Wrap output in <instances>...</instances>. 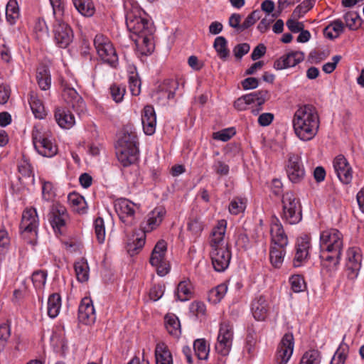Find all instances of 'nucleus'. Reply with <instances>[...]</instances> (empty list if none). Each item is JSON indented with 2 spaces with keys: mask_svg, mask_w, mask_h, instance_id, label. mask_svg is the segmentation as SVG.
Masks as SVG:
<instances>
[{
  "mask_svg": "<svg viewBox=\"0 0 364 364\" xmlns=\"http://www.w3.org/2000/svg\"><path fill=\"white\" fill-rule=\"evenodd\" d=\"M319 259L321 272L333 277L339 269L343 250V234L337 229L331 228L320 233Z\"/></svg>",
  "mask_w": 364,
  "mask_h": 364,
  "instance_id": "1",
  "label": "nucleus"
},
{
  "mask_svg": "<svg viewBox=\"0 0 364 364\" xmlns=\"http://www.w3.org/2000/svg\"><path fill=\"white\" fill-rule=\"evenodd\" d=\"M125 21L128 30L137 36L134 39L137 51L142 55H150L154 50L153 23L137 9L127 11Z\"/></svg>",
  "mask_w": 364,
  "mask_h": 364,
  "instance_id": "2",
  "label": "nucleus"
},
{
  "mask_svg": "<svg viewBox=\"0 0 364 364\" xmlns=\"http://www.w3.org/2000/svg\"><path fill=\"white\" fill-rule=\"evenodd\" d=\"M293 128L296 136L301 141L313 139L319 128V117L316 109L311 105L299 107L294 113Z\"/></svg>",
  "mask_w": 364,
  "mask_h": 364,
  "instance_id": "3",
  "label": "nucleus"
},
{
  "mask_svg": "<svg viewBox=\"0 0 364 364\" xmlns=\"http://www.w3.org/2000/svg\"><path fill=\"white\" fill-rule=\"evenodd\" d=\"M282 219L289 225L299 223L302 219V207L300 200L292 191H287L282 198Z\"/></svg>",
  "mask_w": 364,
  "mask_h": 364,
  "instance_id": "4",
  "label": "nucleus"
},
{
  "mask_svg": "<svg viewBox=\"0 0 364 364\" xmlns=\"http://www.w3.org/2000/svg\"><path fill=\"white\" fill-rule=\"evenodd\" d=\"M32 141L36 151L45 157H53L58 153V147L53 142L51 132L43 127H34Z\"/></svg>",
  "mask_w": 364,
  "mask_h": 364,
  "instance_id": "5",
  "label": "nucleus"
},
{
  "mask_svg": "<svg viewBox=\"0 0 364 364\" xmlns=\"http://www.w3.org/2000/svg\"><path fill=\"white\" fill-rule=\"evenodd\" d=\"M94 46L100 60L111 66L117 68L119 63L118 55L110 40L102 35L97 34L94 38Z\"/></svg>",
  "mask_w": 364,
  "mask_h": 364,
  "instance_id": "6",
  "label": "nucleus"
},
{
  "mask_svg": "<svg viewBox=\"0 0 364 364\" xmlns=\"http://www.w3.org/2000/svg\"><path fill=\"white\" fill-rule=\"evenodd\" d=\"M233 327L228 321L220 323L215 343L216 352L222 356L228 355L231 350L233 341Z\"/></svg>",
  "mask_w": 364,
  "mask_h": 364,
  "instance_id": "7",
  "label": "nucleus"
},
{
  "mask_svg": "<svg viewBox=\"0 0 364 364\" xmlns=\"http://www.w3.org/2000/svg\"><path fill=\"white\" fill-rule=\"evenodd\" d=\"M167 250L166 242L161 240H159L152 250L150 263L156 269L157 274L164 277L170 271V266L165 258Z\"/></svg>",
  "mask_w": 364,
  "mask_h": 364,
  "instance_id": "8",
  "label": "nucleus"
},
{
  "mask_svg": "<svg viewBox=\"0 0 364 364\" xmlns=\"http://www.w3.org/2000/svg\"><path fill=\"white\" fill-rule=\"evenodd\" d=\"M363 253L358 247H353L348 249L346 252V269L347 277L350 280L355 279L361 269Z\"/></svg>",
  "mask_w": 364,
  "mask_h": 364,
  "instance_id": "9",
  "label": "nucleus"
},
{
  "mask_svg": "<svg viewBox=\"0 0 364 364\" xmlns=\"http://www.w3.org/2000/svg\"><path fill=\"white\" fill-rule=\"evenodd\" d=\"M286 172L289 181L294 183H299L305 177L306 171L301 156L290 154L286 165Z\"/></svg>",
  "mask_w": 364,
  "mask_h": 364,
  "instance_id": "10",
  "label": "nucleus"
},
{
  "mask_svg": "<svg viewBox=\"0 0 364 364\" xmlns=\"http://www.w3.org/2000/svg\"><path fill=\"white\" fill-rule=\"evenodd\" d=\"M294 348V338L292 333H285L279 343L276 353L277 364H287L291 358Z\"/></svg>",
  "mask_w": 364,
  "mask_h": 364,
  "instance_id": "11",
  "label": "nucleus"
},
{
  "mask_svg": "<svg viewBox=\"0 0 364 364\" xmlns=\"http://www.w3.org/2000/svg\"><path fill=\"white\" fill-rule=\"evenodd\" d=\"M136 205L132 201L119 198L114 202V209L119 219L127 225H132L134 221Z\"/></svg>",
  "mask_w": 364,
  "mask_h": 364,
  "instance_id": "12",
  "label": "nucleus"
},
{
  "mask_svg": "<svg viewBox=\"0 0 364 364\" xmlns=\"http://www.w3.org/2000/svg\"><path fill=\"white\" fill-rule=\"evenodd\" d=\"M62 96L65 102L73 107L78 114L85 110V103L77 92L67 82H62Z\"/></svg>",
  "mask_w": 364,
  "mask_h": 364,
  "instance_id": "13",
  "label": "nucleus"
},
{
  "mask_svg": "<svg viewBox=\"0 0 364 364\" xmlns=\"http://www.w3.org/2000/svg\"><path fill=\"white\" fill-rule=\"evenodd\" d=\"M310 238L307 235L299 237L295 245V255L293 259V265L299 267L307 262L309 258V250L311 249Z\"/></svg>",
  "mask_w": 364,
  "mask_h": 364,
  "instance_id": "14",
  "label": "nucleus"
},
{
  "mask_svg": "<svg viewBox=\"0 0 364 364\" xmlns=\"http://www.w3.org/2000/svg\"><path fill=\"white\" fill-rule=\"evenodd\" d=\"M53 33L55 42L60 48H65L73 41V30L65 22L58 21L54 25Z\"/></svg>",
  "mask_w": 364,
  "mask_h": 364,
  "instance_id": "15",
  "label": "nucleus"
},
{
  "mask_svg": "<svg viewBox=\"0 0 364 364\" xmlns=\"http://www.w3.org/2000/svg\"><path fill=\"white\" fill-rule=\"evenodd\" d=\"M68 218L66 208L60 203L54 204L49 213V222L55 233H62Z\"/></svg>",
  "mask_w": 364,
  "mask_h": 364,
  "instance_id": "16",
  "label": "nucleus"
},
{
  "mask_svg": "<svg viewBox=\"0 0 364 364\" xmlns=\"http://www.w3.org/2000/svg\"><path fill=\"white\" fill-rule=\"evenodd\" d=\"M333 166L337 177L343 184H349L353 179V169L347 159L343 155L337 156L333 161Z\"/></svg>",
  "mask_w": 364,
  "mask_h": 364,
  "instance_id": "17",
  "label": "nucleus"
},
{
  "mask_svg": "<svg viewBox=\"0 0 364 364\" xmlns=\"http://www.w3.org/2000/svg\"><path fill=\"white\" fill-rule=\"evenodd\" d=\"M210 257L214 269L221 272L228 267L231 259V252L228 247L211 250Z\"/></svg>",
  "mask_w": 364,
  "mask_h": 364,
  "instance_id": "18",
  "label": "nucleus"
},
{
  "mask_svg": "<svg viewBox=\"0 0 364 364\" xmlns=\"http://www.w3.org/2000/svg\"><path fill=\"white\" fill-rule=\"evenodd\" d=\"M38 226V219L35 208L26 209L23 212L20 223V229L24 232L36 235Z\"/></svg>",
  "mask_w": 364,
  "mask_h": 364,
  "instance_id": "19",
  "label": "nucleus"
},
{
  "mask_svg": "<svg viewBox=\"0 0 364 364\" xmlns=\"http://www.w3.org/2000/svg\"><path fill=\"white\" fill-rule=\"evenodd\" d=\"M78 320L85 325H90L96 320L95 310L90 299H82L78 308Z\"/></svg>",
  "mask_w": 364,
  "mask_h": 364,
  "instance_id": "20",
  "label": "nucleus"
},
{
  "mask_svg": "<svg viewBox=\"0 0 364 364\" xmlns=\"http://www.w3.org/2000/svg\"><path fill=\"white\" fill-rule=\"evenodd\" d=\"M304 59V53L301 51H291L281 56L274 63V68L282 70L294 67Z\"/></svg>",
  "mask_w": 364,
  "mask_h": 364,
  "instance_id": "21",
  "label": "nucleus"
},
{
  "mask_svg": "<svg viewBox=\"0 0 364 364\" xmlns=\"http://www.w3.org/2000/svg\"><path fill=\"white\" fill-rule=\"evenodd\" d=\"M271 241L272 245L287 246L288 237L283 226L277 218L272 220L270 225Z\"/></svg>",
  "mask_w": 364,
  "mask_h": 364,
  "instance_id": "22",
  "label": "nucleus"
},
{
  "mask_svg": "<svg viewBox=\"0 0 364 364\" xmlns=\"http://www.w3.org/2000/svg\"><path fill=\"white\" fill-rule=\"evenodd\" d=\"M141 124L144 132L146 135H152L155 133L156 117L152 106L146 105L144 107L141 114Z\"/></svg>",
  "mask_w": 364,
  "mask_h": 364,
  "instance_id": "23",
  "label": "nucleus"
},
{
  "mask_svg": "<svg viewBox=\"0 0 364 364\" xmlns=\"http://www.w3.org/2000/svg\"><path fill=\"white\" fill-rule=\"evenodd\" d=\"M166 210L161 207H158L150 212L146 220L141 225V230L144 232H149L158 227L162 222Z\"/></svg>",
  "mask_w": 364,
  "mask_h": 364,
  "instance_id": "24",
  "label": "nucleus"
},
{
  "mask_svg": "<svg viewBox=\"0 0 364 364\" xmlns=\"http://www.w3.org/2000/svg\"><path fill=\"white\" fill-rule=\"evenodd\" d=\"M227 222L225 220H219L217 225L213 229L210 245L211 250L228 247L224 245V237L226 232Z\"/></svg>",
  "mask_w": 364,
  "mask_h": 364,
  "instance_id": "25",
  "label": "nucleus"
},
{
  "mask_svg": "<svg viewBox=\"0 0 364 364\" xmlns=\"http://www.w3.org/2000/svg\"><path fill=\"white\" fill-rule=\"evenodd\" d=\"M252 313L254 318L257 321H264L269 311V304L266 298L260 295L252 303Z\"/></svg>",
  "mask_w": 364,
  "mask_h": 364,
  "instance_id": "26",
  "label": "nucleus"
},
{
  "mask_svg": "<svg viewBox=\"0 0 364 364\" xmlns=\"http://www.w3.org/2000/svg\"><path fill=\"white\" fill-rule=\"evenodd\" d=\"M55 119L60 127L69 129L75 123L74 115L65 107H57L54 113Z\"/></svg>",
  "mask_w": 364,
  "mask_h": 364,
  "instance_id": "27",
  "label": "nucleus"
},
{
  "mask_svg": "<svg viewBox=\"0 0 364 364\" xmlns=\"http://www.w3.org/2000/svg\"><path fill=\"white\" fill-rule=\"evenodd\" d=\"M245 95V97H250V98L247 97V101L250 105H255L257 106V108H252V112L255 115L259 113L262 109V106L269 99V92L265 90L252 92Z\"/></svg>",
  "mask_w": 364,
  "mask_h": 364,
  "instance_id": "28",
  "label": "nucleus"
},
{
  "mask_svg": "<svg viewBox=\"0 0 364 364\" xmlns=\"http://www.w3.org/2000/svg\"><path fill=\"white\" fill-rule=\"evenodd\" d=\"M116 155L120 164L124 166H129L134 164L139 157V149H125L116 148Z\"/></svg>",
  "mask_w": 364,
  "mask_h": 364,
  "instance_id": "29",
  "label": "nucleus"
},
{
  "mask_svg": "<svg viewBox=\"0 0 364 364\" xmlns=\"http://www.w3.org/2000/svg\"><path fill=\"white\" fill-rule=\"evenodd\" d=\"M156 364H173L172 354L164 343H159L155 348Z\"/></svg>",
  "mask_w": 364,
  "mask_h": 364,
  "instance_id": "30",
  "label": "nucleus"
},
{
  "mask_svg": "<svg viewBox=\"0 0 364 364\" xmlns=\"http://www.w3.org/2000/svg\"><path fill=\"white\" fill-rule=\"evenodd\" d=\"M286 247L278 245H272L269 251V259L273 267L279 268L284 262L286 254Z\"/></svg>",
  "mask_w": 364,
  "mask_h": 364,
  "instance_id": "31",
  "label": "nucleus"
},
{
  "mask_svg": "<svg viewBox=\"0 0 364 364\" xmlns=\"http://www.w3.org/2000/svg\"><path fill=\"white\" fill-rule=\"evenodd\" d=\"M165 326L170 335L178 338L181 334V323L178 318L173 314L165 316Z\"/></svg>",
  "mask_w": 364,
  "mask_h": 364,
  "instance_id": "32",
  "label": "nucleus"
},
{
  "mask_svg": "<svg viewBox=\"0 0 364 364\" xmlns=\"http://www.w3.org/2000/svg\"><path fill=\"white\" fill-rule=\"evenodd\" d=\"M76 10L85 17H92L95 13L92 0H72Z\"/></svg>",
  "mask_w": 364,
  "mask_h": 364,
  "instance_id": "33",
  "label": "nucleus"
},
{
  "mask_svg": "<svg viewBox=\"0 0 364 364\" xmlns=\"http://www.w3.org/2000/svg\"><path fill=\"white\" fill-rule=\"evenodd\" d=\"M29 105L36 118L41 119L46 117V112L44 105L42 101L33 92H31L30 95Z\"/></svg>",
  "mask_w": 364,
  "mask_h": 364,
  "instance_id": "34",
  "label": "nucleus"
},
{
  "mask_svg": "<svg viewBox=\"0 0 364 364\" xmlns=\"http://www.w3.org/2000/svg\"><path fill=\"white\" fill-rule=\"evenodd\" d=\"M74 269L78 282H85L89 279V266L85 259L81 258L74 264Z\"/></svg>",
  "mask_w": 364,
  "mask_h": 364,
  "instance_id": "35",
  "label": "nucleus"
},
{
  "mask_svg": "<svg viewBox=\"0 0 364 364\" xmlns=\"http://www.w3.org/2000/svg\"><path fill=\"white\" fill-rule=\"evenodd\" d=\"M176 299L180 301H186L189 300L192 296L191 284L188 281H181L178 284L175 291Z\"/></svg>",
  "mask_w": 364,
  "mask_h": 364,
  "instance_id": "36",
  "label": "nucleus"
},
{
  "mask_svg": "<svg viewBox=\"0 0 364 364\" xmlns=\"http://www.w3.org/2000/svg\"><path fill=\"white\" fill-rule=\"evenodd\" d=\"M68 199L74 211L80 214L86 213L87 205L84 197L77 193H72L68 195Z\"/></svg>",
  "mask_w": 364,
  "mask_h": 364,
  "instance_id": "37",
  "label": "nucleus"
},
{
  "mask_svg": "<svg viewBox=\"0 0 364 364\" xmlns=\"http://www.w3.org/2000/svg\"><path fill=\"white\" fill-rule=\"evenodd\" d=\"M61 307V297L59 294L53 293L50 295L48 300V315L52 318H55L60 312Z\"/></svg>",
  "mask_w": 364,
  "mask_h": 364,
  "instance_id": "38",
  "label": "nucleus"
},
{
  "mask_svg": "<svg viewBox=\"0 0 364 364\" xmlns=\"http://www.w3.org/2000/svg\"><path fill=\"white\" fill-rule=\"evenodd\" d=\"M344 31V24L341 19L331 22L324 30L325 35L330 39L338 38Z\"/></svg>",
  "mask_w": 364,
  "mask_h": 364,
  "instance_id": "39",
  "label": "nucleus"
},
{
  "mask_svg": "<svg viewBox=\"0 0 364 364\" xmlns=\"http://www.w3.org/2000/svg\"><path fill=\"white\" fill-rule=\"evenodd\" d=\"M228 290V286L225 284H220L210 289L208 294L209 302L213 304L219 303L225 296Z\"/></svg>",
  "mask_w": 364,
  "mask_h": 364,
  "instance_id": "40",
  "label": "nucleus"
},
{
  "mask_svg": "<svg viewBox=\"0 0 364 364\" xmlns=\"http://www.w3.org/2000/svg\"><path fill=\"white\" fill-rule=\"evenodd\" d=\"M213 47L220 59L225 60L228 58L230 51L228 48V41L225 37H217L214 41Z\"/></svg>",
  "mask_w": 364,
  "mask_h": 364,
  "instance_id": "41",
  "label": "nucleus"
},
{
  "mask_svg": "<svg viewBox=\"0 0 364 364\" xmlns=\"http://www.w3.org/2000/svg\"><path fill=\"white\" fill-rule=\"evenodd\" d=\"M36 79L41 90H47L50 88L51 79L49 71L47 68L44 67L38 68Z\"/></svg>",
  "mask_w": 364,
  "mask_h": 364,
  "instance_id": "42",
  "label": "nucleus"
},
{
  "mask_svg": "<svg viewBox=\"0 0 364 364\" xmlns=\"http://www.w3.org/2000/svg\"><path fill=\"white\" fill-rule=\"evenodd\" d=\"M18 171L22 177L30 179L32 183H34V176L33 169L29 160L24 156L18 164Z\"/></svg>",
  "mask_w": 364,
  "mask_h": 364,
  "instance_id": "43",
  "label": "nucleus"
},
{
  "mask_svg": "<svg viewBox=\"0 0 364 364\" xmlns=\"http://www.w3.org/2000/svg\"><path fill=\"white\" fill-rule=\"evenodd\" d=\"M247 207V199L242 197H235L230 201L228 210L230 214L237 215L243 213Z\"/></svg>",
  "mask_w": 364,
  "mask_h": 364,
  "instance_id": "44",
  "label": "nucleus"
},
{
  "mask_svg": "<svg viewBox=\"0 0 364 364\" xmlns=\"http://www.w3.org/2000/svg\"><path fill=\"white\" fill-rule=\"evenodd\" d=\"M193 349L198 359L205 360L208 358L209 346H207L206 341L205 339H196L193 343Z\"/></svg>",
  "mask_w": 364,
  "mask_h": 364,
  "instance_id": "45",
  "label": "nucleus"
},
{
  "mask_svg": "<svg viewBox=\"0 0 364 364\" xmlns=\"http://www.w3.org/2000/svg\"><path fill=\"white\" fill-rule=\"evenodd\" d=\"M179 85L180 82L178 80L168 79L164 81L161 89L162 91L167 93V98L171 100L174 98L176 92L179 88Z\"/></svg>",
  "mask_w": 364,
  "mask_h": 364,
  "instance_id": "46",
  "label": "nucleus"
},
{
  "mask_svg": "<svg viewBox=\"0 0 364 364\" xmlns=\"http://www.w3.org/2000/svg\"><path fill=\"white\" fill-rule=\"evenodd\" d=\"M321 353L317 350H309L302 355L299 364H320Z\"/></svg>",
  "mask_w": 364,
  "mask_h": 364,
  "instance_id": "47",
  "label": "nucleus"
},
{
  "mask_svg": "<svg viewBox=\"0 0 364 364\" xmlns=\"http://www.w3.org/2000/svg\"><path fill=\"white\" fill-rule=\"evenodd\" d=\"M314 0H304L294 10L292 16L295 18H302L314 6Z\"/></svg>",
  "mask_w": 364,
  "mask_h": 364,
  "instance_id": "48",
  "label": "nucleus"
},
{
  "mask_svg": "<svg viewBox=\"0 0 364 364\" xmlns=\"http://www.w3.org/2000/svg\"><path fill=\"white\" fill-rule=\"evenodd\" d=\"M346 25L350 30H356L360 26V17L357 12L348 11L344 15Z\"/></svg>",
  "mask_w": 364,
  "mask_h": 364,
  "instance_id": "49",
  "label": "nucleus"
},
{
  "mask_svg": "<svg viewBox=\"0 0 364 364\" xmlns=\"http://www.w3.org/2000/svg\"><path fill=\"white\" fill-rule=\"evenodd\" d=\"M289 283L292 291L295 293L302 292L306 289L304 279L301 275H292L289 278Z\"/></svg>",
  "mask_w": 364,
  "mask_h": 364,
  "instance_id": "50",
  "label": "nucleus"
},
{
  "mask_svg": "<svg viewBox=\"0 0 364 364\" xmlns=\"http://www.w3.org/2000/svg\"><path fill=\"white\" fill-rule=\"evenodd\" d=\"M95 233L99 243L102 244L105 240V227L104 220L98 217L94 221Z\"/></svg>",
  "mask_w": 364,
  "mask_h": 364,
  "instance_id": "51",
  "label": "nucleus"
},
{
  "mask_svg": "<svg viewBox=\"0 0 364 364\" xmlns=\"http://www.w3.org/2000/svg\"><path fill=\"white\" fill-rule=\"evenodd\" d=\"M11 336V327L7 323L0 325V352L4 351Z\"/></svg>",
  "mask_w": 364,
  "mask_h": 364,
  "instance_id": "52",
  "label": "nucleus"
},
{
  "mask_svg": "<svg viewBox=\"0 0 364 364\" xmlns=\"http://www.w3.org/2000/svg\"><path fill=\"white\" fill-rule=\"evenodd\" d=\"M47 278V272L44 270H37L32 274L31 279L36 289H42L46 284Z\"/></svg>",
  "mask_w": 364,
  "mask_h": 364,
  "instance_id": "53",
  "label": "nucleus"
},
{
  "mask_svg": "<svg viewBox=\"0 0 364 364\" xmlns=\"http://www.w3.org/2000/svg\"><path fill=\"white\" fill-rule=\"evenodd\" d=\"M212 169L214 173L220 177L226 176L229 174L230 167L229 166L219 159L215 160L213 165Z\"/></svg>",
  "mask_w": 364,
  "mask_h": 364,
  "instance_id": "54",
  "label": "nucleus"
},
{
  "mask_svg": "<svg viewBox=\"0 0 364 364\" xmlns=\"http://www.w3.org/2000/svg\"><path fill=\"white\" fill-rule=\"evenodd\" d=\"M6 18L11 23L14 22V20L18 16V8L17 6V2L16 1L10 0L6 8Z\"/></svg>",
  "mask_w": 364,
  "mask_h": 364,
  "instance_id": "55",
  "label": "nucleus"
},
{
  "mask_svg": "<svg viewBox=\"0 0 364 364\" xmlns=\"http://www.w3.org/2000/svg\"><path fill=\"white\" fill-rule=\"evenodd\" d=\"M129 87L132 95L138 96L141 92V81L136 73H132L129 77Z\"/></svg>",
  "mask_w": 364,
  "mask_h": 364,
  "instance_id": "56",
  "label": "nucleus"
},
{
  "mask_svg": "<svg viewBox=\"0 0 364 364\" xmlns=\"http://www.w3.org/2000/svg\"><path fill=\"white\" fill-rule=\"evenodd\" d=\"M42 183V198L44 200L50 201L55 196L53 184L49 181L41 180Z\"/></svg>",
  "mask_w": 364,
  "mask_h": 364,
  "instance_id": "57",
  "label": "nucleus"
},
{
  "mask_svg": "<svg viewBox=\"0 0 364 364\" xmlns=\"http://www.w3.org/2000/svg\"><path fill=\"white\" fill-rule=\"evenodd\" d=\"M110 93L113 100L119 103L123 100L125 88L119 85L114 84L110 87Z\"/></svg>",
  "mask_w": 364,
  "mask_h": 364,
  "instance_id": "58",
  "label": "nucleus"
},
{
  "mask_svg": "<svg viewBox=\"0 0 364 364\" xmlns=\"http://www.w3.org/2000/svg\"><path fill=\"white\" fill-rule=\"evenodd\" d=\"M121 137L124 139L126 141H133L134 144L138 143L135 129L131 125H127L123 128Z\"/></svg>",
  "mask_w": 364,
  "mask_h": 364,
  "instance_id": "59",
  "label": "nucleus"
},
{
  "mask_svg": "<svg viewBox=\"0 0 364 364\" xmlns=\"http://www.w3.org/2000/svg\"><path fill=\"white\" fill-rule=\"evenodd\" d=\"M205 310V305L201 301L192 302L189 306L190 313L195 316L204 315Z\"/></svg>",
  "mask_w": 364,
  "mask_h": 364,
  "instance_id": "60",
  "label": "nucleus"
},
{
  "mask_svg": "<svg viewBox=\"0 0 364 364\" xmlns=\"http://www.w3.org/2000/svg\"><path fill=\"white\" fill-rule=\"evenodd\" d=\"M235 132L233 128L225 129L220 132L214 133V139L220 140L222 141H228L234 134Z\"/></svg>",
  "mask_w": 364,
  "mask_h": 364,
  "instance_id": "61",
  "label": "nucleus"
},
{
  "mask_svg": "<svg viewBox=\"0 0 364 364\" xmlns=\"http://www.w3.org/2000/svg\"><path fill=\"white\" fill-rule=\"evenodd\" d=\"M164 293V287L161 284L154 285L149 291V297L154 301H158Z\"/></svg>",
  "mask_w": 364,
  "mask_h": 364,
  "instance_id": "62",
  "label": "nucleus"
},
{
  "mask_svg": "<svg viewBox=\"0 0 364 364\" xmlns=\"http://www.w3.org/2000/svg\"><path fill=\"white\" fill-rule=\"evenodd\" d=\"M236 245L239 248L247 250L250 247V241L247 235L245 232H240L237 235Z\"/></svg>",
  "mask_w": 364,
  "mask_h": 364,
  "instance_id": "63",
  "label": "nucleus"
},
{
  "mask_svg": "<svg viewBox=\"0 0 364 364\" xmlns=\"http://www.w3.org/2000/svg\"><path fill=\"white\" fill-rule=\"evenodd\" d=\"M341 55H334L332 58V62H328L325 63L323 67L322 70L324 73L327 74H330L334 71V70L336 68L337 64L341 60Z\"/></svg>",
  "mask_w": 364,
  "mask_h": 364,
  "instance_id": "64",
  "label": "nucleus"
}]
</instances>
